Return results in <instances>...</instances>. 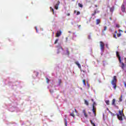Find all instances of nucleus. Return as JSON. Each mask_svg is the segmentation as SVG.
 <instances>
[{
    "mask_svg": "<svg viewBox=\"0 0 126 126\" xmlns=\"http://www.w3.org/2000/svg\"><path fill=\"white\" fill-rule=\"evenodd\" d=\"M116 56L117 58H118L119 60V63H121V67L123 70H126V64L125 65L124 63H122V59L121 56H120V54H119V52H116Z\"/></svg>",
    "mask_w": 126,
    "mask_h": 126,
    "instance_id": "nucleus-1",
    "label": "nucleus"
},
{
    "mask_svg": "<svg viewBox=\"0 0 126 126\" xmlns=\"http://www.w3.org/2000/svg\"><path fill=\"white\" fill-rule=\"evenodd\" d=\"M119 114H116L118 120H119V121H123L124 119H123V117H125V114H124V109H123L122 111L119 110Z\"/></svg>",
    "mask_w": 126,
    "mask_h": 126,
    "instance_id": "nucleus-2",
    "label": "nucleus"
},
{
    "mask_svg": "<svg viewBox=\"0 0 126 126\" xmlns=\"http://www.w3.org/2000/svg\"><path fill=\"white\" fill-rule=\"evenodd\" d=\"M118 80H117V76H114L113 79L111 81V84L113 86L114 89L116 90L117 89V81Z\"/></svg>",
    "mask_w": 126,
    "mask_h": 126,
    "instance_id": "nucleus-3",
    "label": "nucleus"
},
{
    "mask_svg": "<svg viewBox=\"0 0 126 126\" xmlns=\"http://www.w3.org/2000/svg\"><path fill=\"white\" fill-rule=\"evenodd\" d=\"M100 43V50L101 51H104V49L105 48V44H104V42L102 41L99 42Z\"/></svg>",
    "mask_w": 126,
    "mask_h": 126,
    "instance_id": "nucleus-4",
    "label": "nucleus"
},
{
    "mask_svg": "<svg viewBox=\"0 0 126 126\" xmlns=\"http://www.w3.org/2000/svg\"><path fill=\"white\" fill-rule=\"evenodd\" d=\"M121 10L123 12H126V6L124 4L121 6Z\"/></svg>",
    "mask_w": 126,
    "mask_h": 126,
    "instance_id": "nucleus-5",
    "label": "nucleus"
},
{
    "mask_svg": "<svg viewBox=\"0 0 126 126\" xmlns=\"http://www.w3.org/2000/svg\"><path fill=\"white\" fill-rule=\"evenodd\" d=\"M94 105H95V102H94V104L93 105V113H94V116H96V113H95L96 112V108L94 107Z\"/></svg>",
    "mask_w": 126,
    "mask_h": 126,
    "instance_id": "nucleus-6",
    "label": "nucleus"
},
{
    "mask_svg": "<svg viewBox=\"0 0 126 126\" xmlns=\"http://www.w3.org/2000/svg\"><path fill=\"white\" fill-rule=\"evenodd\" d=\"M60 1H58L57 4L55 5V9H59V5H60Z\"/></svg>",
    "mask_w": 126,
    "mask_h": 126,
    "instance_id": "nucleus-7",
    "label": "nucleus"
},
{
    "mask_svg": "<svg viewBox=\"0 0 126 126\" xmlns=\"http://www.w3.org/2000/svg\"><path fill=\"white\" fill-rule=\"evenodd\" d=\"M62 35V31H57L56 33V37H60Z\"/></svg>",
    "mask_w": 126,
    "mask_h": 126,
    "instance_id": "nucleus-8",
    "label": "nucleus"
},
{
    "mask_svg": "<svg viewBox=\"0 0 126 126\" xmlns=\"http://www.w3.org/2000/svg\"><path fill=\"white\" fill-rule=\"evenodd\" d=\"M83 113L85 118H88V115H87V114H86V111H85V109H84L83 110Z\"/></svg>",
    "mask_w": 126,
    "mask_h": 126,
    "instance_id": "nucleus-9",
    "label": "nucleus"
},
{
    "mask_svg": "<svg viewBox=\"0 0 126 126\" xmlns=\"http://www.w3.org/2000/svg\"><path fill=\"white\" fill-rule=\"evenodd\" d=\"M101 23V21L100 19H96V25H99V24Z\"/></svg>",
    "mask_w": 126,
    "mask_h": 126,
    "instance_id": "nucleus-10",
    "label": "nucleus"
},
{
    "mask_svg": "<svg viewBox=\"0 0 126 126\" xmlns=\"http://www.w3.org/2000/svg\"><path fill=\"white\" fill-rule=\"evenodd\" d=\"M112 105L113 106H116V99H113L112 100Z\"/></svg>",
    "mask_w": 126,
    "mask_h": 126,
    "instance_id": "nucleus-11",
    "label": "nucleus"
},
{
    "mask_svg": "<svg viewBox=\"0 0 126 126\" xmlns=\"http://www.w3.org/2000/svg\"><path fill=\"white\" fill-rule=\"evenodd\" d=\"M75 63L78 66L79 68H81V65H80V64L79 63H78V62H75Z\"/></svg>",
    "mask_w": 126,
    "mask_h": 126,
    "instance_id": "nucleus-12",
    "label": "nucleus"
},
{
    "mask_svg": "<svg viewBox=\"0 0 126 126\" xmlns=\"http://www.w3.org/2000/svg\"><path fill=\"white\" fill-rule=\"evenodd\" d=\"M115 9V7H112L110 8V12H114V10Z\"/></svg>",
    "mask_w": 126,
    "mask_h": 126,
    "instance_id": "nucleus-13",
    "label": "nucleus"
},
{
    "mask_svg": "<svg viewBox=\"0 0 126 126\" xmlns=\"http://www.w3.org/2000/svg\"><path fill=\"white\" fill-rule=\"evenodd\" d=\"M107 28H108L107 27V26H104V29L102 30V33H104V31H106L107 30Z\"/></svg>",
    "mask_w": 126,
    "mask_h": 126,
    "instance_id": "nucleus-14",
    "label": "nucleus"
},
{
    "mask_svg": "<svg viewBox=\"0 0 126 126\" xmlns=\"http://www.w3.org/2000/svg\"><path fill=\"white\" fill-rule=\"evenodd\" d=\"M84 102H85V105H87V106H88V105H89V103L86 99L84 100Z\"/></svg>",
    "mask_w": 126,
    "mask_h": 126,
    "instance_id": "nucleus-15",
    "label": "nucleus"
},
{
    "mask_svg": "<svg viewBox=\"0 0 126 126\" xmlns=\"http://www.w3.org/2000/svg\"><path fill=\"white\" fill-rule=\"evenodd\" d=\"M97 13V11L96 10H94V12L92 14V16H94Z\"/></svg>",
    "mask_w": 126,
    "mask_h": 126,
    "instance_id": "nucleus-16",
    "label": "nucleus"
},
{
    "mask_svg": "<svg viewBox=\"0 0 126 126\" xmlns=\"http://www.w3.org/2000/svg\"><path fill=\"white\" fill-rule=\"evenodd\" d=\"M90 122H91V124L92 125V126H96V125L94 124V123H93V121L92 120H90Z\"/></svg>",
    "mask_w": 126,
    "mask_h": 126,
    "instance_id": "nucleus-17",
    "label": "nucleus"
},
{
    "mask_svg": "<svg viewBox=\"0 0 126 126\" xmlns=\"http://www.w3.org/2000/svg\"><path fill=\"white\" fill-rule=\"evenodd\" d=\"M66 51L67 55H68V56L70 54L69 53V50H68V48H66Z\"/></svg>",
    "mask_w": 126,
    "mask_h": 126,
    "instance_id": "nucleus-18",
    "label": "nucleus"
},
{
    "mask_svg": "<svg viewBox=\"0 0 126 126\" xmlns=\"http://www.w3.org/2000/svg\"><path fill=\"white\" fill-rule=\"evenodd\" d=\"M70 116H71V117H73V118H74V117H75V115H74V113H70Z\"/></svg>",
    "mask_w": 126,
    "mask_h": 126,
    "instance_id": "nucleus-19",
    "label": "nucleus"
},
{
    "mask_svg": "<svg viewBox=\"0 0 126 126\" xmlns=\"http://www.w3.org/2000/svg\"><path fill=\"white\" fill-rule=\"evenodd\" d=\"M105 103L107 105H110V101L109 100H106Z\"/></svg>",
    "mask_w": 126,
    "mask_h": 126,
    "instance_id": "nucleus-20",
    "label": "nucleus"
},
{
    "mask_svg": "<svg viewBox=\"0 0 126 126\" xmlns=\"http://www.w3.org/2000/svg\"><path fill=\"white\" fill-rule=\"evenodd\" d=\"M65 126H67V121L66 119H64Z\"/></svg>",
    "mask_w": 126,
    "mask_h": 126,
    "instance_id": "nucleus-21",
    "label": "nucleus"
},
{
    "mask_svg": "<svg viewBox=\"0 0 126 126\" xmlns=\"http://www.w3.org/2000/svg\"><path fill=\"white\" fill-rule=\"evenodd\" d=\"M78 6H79V7H83V5H82V4L80 3H78Z\"/></svg>",
    "mask_w": 126,
    "mask_h": 126,
    "instance_id": "nucleus-22",
    "label": "nucleus"
},
{
    "mask_svg": "<svg viewBox=\"0 0 126 126\" xmlns=\"http://www.w3.org/2000/svg\"><path fill=\"white\" fill-rule=\"evenodd\" d=\"M50 10H51V11H52V12L54 14V13H55V12L54 11V9L53 8H52V7H50Z\"/></svg>",
    "mask_w": 126,
    "mask_h": 126,
    "instance_id": "nucleus-23",
    "label": "nucleus"
},
{
    "mask_svg": "<svg viewBox=\"0 0 126 126\" xmlns=\"http://www.w3.org/2000/svg\"><path fill=\"white\" fill-rule=\"evenodd\" d=\"M58 42H59V39H56L55 42H54V44H57L58 43Z\"/></svg>",
    "mask_w": 126,
    "mask_h": 126,
    "instance_id": "nucleus-24",
    "label": "nucleus"
},
{
    "mask_svg": "<svg viewBox=\"0 0 126 126\" xmlns=\"http://www.w3.org/2000/svg\"><path fill=\"white\" fill-rule=\"evenodd\" d=\"M122 36V33H117V37H121Z\"/></svg>",
    "mask_w": 126,
    "mask_h": 126,
    "instance_id": "nucleus-25",
    "label": "nucleus"
},
{
    "mask_svg": "<svg viewBox=\"0 0 126 126\" xmlns=\"http://www.w3.org/2000/svg\"><path fill=\"white\" fill-rule=\"evenodd\" d=\"M83 83L85 86H86V83H85V80H83Z\"/></svg>",
    "mask_w": 126,
    "mask_h": 126,
    "instance_id": "nucleus-26",
    "label": "nucleus"
},
{
    "mask_svg": "<svg viewBox=\"0 0 126 126\" xmlns=\"http://www.w3.org/2000/svg\"><path fill=\"white\" fill-rule=\"evenodd\" d=\"M46 82L47 83H49V82H50V80L48 78H46Z\"/></svg>",
    "mask_w": 126,
    "mask_h": 126,
    "instance_id": "nucleus-27",
    "label": "nucleus"
},
{
    "mask_svg": "<svg viewBox=\"0 0 126 126\" xmlns=\"http://www.w3.org/2000/svg\"><path fill=\"white\" fill-rule=\"evenodd\" d=\"M113 38H115V39H117V34H114L113 35Z\"/></svg>",
    "mask_w": 126,
    "mask_h": 126,
    "instance_id": "nucleus-28",
    "label": "nucleus"
},
{
    "mask_svg": "<svg viewBox=\"0 0 126 126\" xmlns=\"http://www.w3.org/2000/svg\"><path fill=\"white\" fill-rule=\"evenodd\" d=\"M116 27H117V28H120L121 26H120V25L117 24L116 25Z\"/></svg>",
    "mask_w": 126,
    "mask_h": 126,
    "instance_id": "nucleus-29",
    "label": "nucleus"
},
{
    "mask_svg": "<svg viewBox=\"0 0 126 126\" xmlns=\"http://www.w3.org/2000/svg\"><path fill=\"white\" fill-rule=\"evenodd\" d=\"M122 96H121V97L119 98L120 102H122V101H123V99H122Z\"/></svg>",
    "mask_w": 126,
    "mask_h": 126,
    "instance_id": "nucleus-30",
    "label": "nucleus"
},
{
    "mask_svg": "<svg viewBox=\"0 0 126 126\" xmlns=\"http://www.w3.org/2000/svg\"><path fill=\"white\" fill-rule=\"evenodd\" d=\"M77 15H79V14H80V12H79V11H78L77 12Z\"/></svg>",
    "mask_w": 126,
    "mask_h": 126,
    "instance_id": "nucleus-31",
    "label": "nucleus"
},
{
    "mask_svg": "<svg viewBox=\"0 0 126 126\" xmlns=\"http://www.w3.org/2000/svg\"><path fill=\"white\" fill-rule=\"evenodd\" d=\"M112 116H113V117H115V116H116V114L114 113H112Z\"/></svg>",
    "mask_w": 126,
    "mask_h": 126,
    "instance_id": "nucleus-32",
    "label": "nucleus"
},
{
    "mask_svg": "<svg viewBox=\"0 0 126 126\" xmlns=\"http://www.w3.org/2000/svg\"><path fill=\"white\" fill-rule=\"evenodd\" d=\"M119 33H121V32H123L122 30H119Z\"/></svg>",
    "mask_w": 126,
    "mask_h": 126,
    "instance_id": "nucleus-33",
    "label": "nucleus"
},
{
    "mask_svg": "<svg viewBox=\"0 0 126 126\" xmlns=\"http://www.w3.org/2000/svg\"><path fill=\"white\" fill-rule=\"evenodd\" d=\"M124 86H125V87L126 88V82H124Z\"/></svg>",
    "mask_w": 126,
    "mask_h": 126,
    "instance_id": "nucleus-34",
    "label": "nucleus"
},
{
    "mask_svg": "<svg viewBox=\"0 0 126 126\" xmlns=\"http://www.w3.org/2000/svg\"><path fill=\"white\" fill-rule=\"evenodd\" d=\"M74 110H75V113H78V112H77V110H76V109H75Z\"/></svg>",
    "mask_w": 126,
    "mask_h": 126,
    "instance_id": "nucleus-35",
    "label": "nucleus"
},
{
    "mask_svg": "<svg viewBox=\"0 0 126 126\" xmlns=\"http://www.w3.org/2000/svg\"><path fill=\"white\" fill-rule=\"evenodd\" d=\"M69 15H70V13H67V16H69Z\"/></svg>",
    "mask_w": 126,
    "mask_h": 126,
    "instance_id": "nucleus-36",
    "label": "nucleus"
},
{
    "mask_svg": "<svg viewBox=\"0 0 126 126\" xmlns=\"http://www.w3.org/2000/svg\"><path fill=\"white\" fill-rule=\"evenodd\" d=\"M115 33L116 34H117V33H118V31H116L115 32Z\"/></svg>",
    "mask_w": 126,
    "mask_h": 126,
    "instance_id": "nucleus-37",
    "label": "nucleus"
},
{
    "mask_svg": "<svg viewBox=\"0 0 126 126\" xmlns=\"http://www.w3.org/2000/svg\"><path fill=\"white\" fill-rule=\"evenodd\" d=\"M91 101H92V102H94V99H92Z\"/></svg>",
    "mask_w": 126,
    "mask_h": 126,
    "instance_id": "nucleus-38",
    "label": "nucleus"
},
{
    "mask_svg": "<svg viewBox=\"0 0 126 126\" xmlns=\"http://www.w3.org/2000/svg\"><path fill=\"white\" fill-rule=\"evenodd\" d=\"M35 30H36V32L37 31V27H35Z\"/></svg>",
    "mask_w": 126,
    "mask_h": 126,
    "instance_id": "nucleus-39",
    "label": "nucleus"
},
{
    "mask_svg": "<svg viewBox=\"0 0 126 126\" xmlns=\"http://www.w3.org/2000/svg\"><path fill=\"white\" fill-rule=\"evenodd\" d=\"M67 39H68V38L66 37V42H67Z\"/></svg>",
    "mask_w": 126,
    "mask_h": 126,
    "instance_id": "nucleus-40",
    "label": "nucleus"
},
{
    "mask_svg": "<svg viewBox=\"0 0 126 126\" xmlns=\"http://www.w3.org/2000/svg\"><path fill=\"white\" fill-rule=\"evenodd\" d=\"M95 7H98V5H95Z\"/></svg>",
    "mask_w": 126,
    "mask_h": 126,
    "instance_id": "nucleus-41",
    "label": "nucleus"
},
{
    "mask_svg": "<svg viewBox=\"0 0 126 126\" xmlns=\"http://www.w3.org/2000/svg\"><path fill=\"white\" fill-rule=\"evenodd\" d=\"M76 12V10H74V13H75Z\"/></svg>",
    "mask_w": 126,
    "mask_h": 126,
    "instance_id": "nucleus-42",
    "label": "nucleus"
},
{
    "mask_svg": "<svg viewBox=\"0 0 126 126\" xmlns=\"http://www.w3.org/2000/svg\"><path fill=\"white\" fill-rule=\"evenodd\" d=\"M60 52H61V51H58V52H57V53H58V54H59V53H60Z\"/></svg>",
    "mask_w": 126,
    "mask_h": 126,
    "instance_id": "nucleus-43",
    "label": "nucleus"
},
{
    "mask_svg": "<svg viewBox=\"0 0 126 126\" xmlns=\"http://www.w3.org/2000/svg\"><path fill=\"white\" fill-rule=\"evenodd\" d=\"M60 49H61V50H63V47H61Z\"/></svg>",
    "mask_w": 126,
    "mask_h": 126,
    "instance_id": "nucleus-44",
    "label": "nucleus"
},
{
    "mask_svg": "<svg viewBox=\"0 0 126 126\" xmlns=\"http://www.w3.org/2000/svg\"><path fill=\"white\" fill-rule=\"evenodd\" d=\"M109 19H110V20H112V18H109Z\"/></svg>",
    "mask_w": 126,
    "mask_h": 126,
    "instance_id": "nucleus-45",
    "label": "nucleus"
},
{
    "mask_svg": "<svg viewBox=\"0 0 126 126\" xmlns=\"http://www.w3.org/2000/svg\"><path fill=\"white\" fill-rule=\"evenodd\" d=\"M81 27V25L79 26V28Z\"/></svg>",
    "mask_w": 126,
    "mask_h": 126,
    "instance_id": "nucleus-46",
    "label": "nucleus"
},
{
    "mask_svg": "<svg viewBox=\"0 0 126 126\" xmlns=\"http://www.w3.org/2000/svg\"><path fill=\"white\" fill-rule=\"evenodd\" d=\"M69 33H71V32H69Z\"/></svg>",
    "mask_w": 126,
    "mask_h": 126,
    "instance_id": "nucleus-47",
    "label": "nucleus"
},
{
    "mask_svg": "<svg viewBox=\"0 0 126 126\" xmlns=\"http://www.w3.org/2000/svg\"><path fill=\"white\" fill-rule=\"evenodd\" d=\"M89 114H91V113L89 112Z\"/></svg>",
    "mask_w": 126,
    "mask_h": 126,
    "instance_id": "nucleus-48",
    "label": "nucleus"
},
{
    "mask_svg": "<svg viewBox=\"0 0 126 126\" xmlns=\"http://www.w3.org/2000/svg\"><path fill=\"white\" fill-rule=\"evenodd\" d=\"M107 46H108V45H106V47H107Z\"/></svg>",
    "mask_w": 126,
    "mask_h": 126,
    "instance_id": "nucleus-49",
    "label": "nucleus"
},
{
    "mask_svg": "<svg viewBox=\"0 0 126 126\" xmlns=\"http://www.w3.org/2000/svg\"><path fill=\"white\" fill-rule=\"evenodd\" d=\"M125 60H126V58H125Z\"/></svg>",
    "mask_w": 126,
    "mask_h": 126,
    "instance_id": "nucleus-50",
    "label": "nucleus"
},
{
    "mask_svg": "<svg viewBox=\"0 0 126 126\" xmlns=\"http://www.w3.org/2000/svg\"><path fill=\"white\" fill-rule=\"evenodd\" d=\"M126 72V70H125V72Z\"/></svg>",
    "mask_w": 126,
    "mask_h": 126,
    "instance_id": "nucleus-51",
    "label": "nucleus"
}]
</instances>
